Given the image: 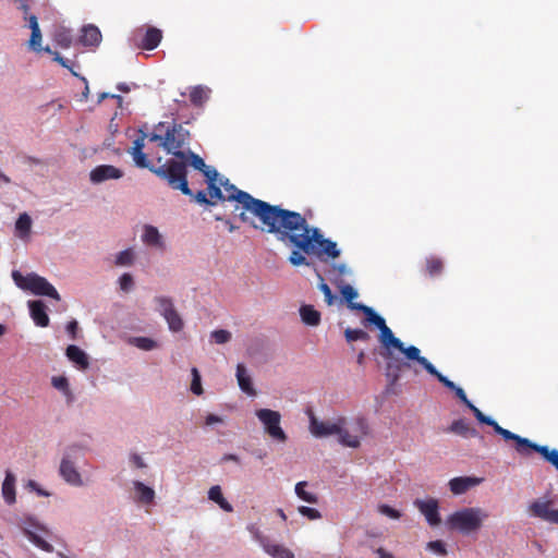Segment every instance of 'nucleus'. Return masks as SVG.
<instances>
[{
	"label": "nucleus",
	"instance_id": "1",
	"mask_svg": "<svg viewBox=\"0 0 558 558\" xmlns=\"http://www.w3.org/2000/svg\"><path fill=\"white\" fill-rule=\"evenodd\" d=\"M219 184L225 190L226 201L236 203L234 210H240L239 218L243 222H250L256 229L275 234L278 241L293 243L305 252L313 250V242H322L318 231L308 230L306 218L300 213L255 198L228 179H219Z\"/></svg>",
	"mask_w": 558,
	"mask_h": 558
},
{
	"label": "nucleus",
	"instance_id": "2",
	"mask_svg": "<svg viewBox=\"0 0 558 558\" xmlns=\"http://www.w3.org/2000/svg\"><path fill=\"white\" fill-rule=\"evenodd\" d=\"M349 308L364 313L366 316V322L375 325L379 329V342L383 347L381 356L388 361L386 367V376L390 385H396L400 379L402 369H404V367H411V364L402 363L401 361L397 360L393 356V350H398L404 355V357H407L408 347H404V343L399 338H397L392 330L387 326L385 319L379 316L372 307L362 303H351Z\"/></svg>",
	"mask_w": 558,
	"mask_h": 558
},
{
	"label": "nucleus",
	"instance_id": "3",
	"mask_svg": "<svg viewBox=\"0 0 558 558\" xmlns=\"http://www.w3.org/2000/svg\"><path fill=\"white\" fill-rule=\"evenodd\" d=\"M145 134L138 136L133 142V146L130 150L135 165L138 168L148 169L158 178L165 180L171 189L181 191L183 194H191L189 183H186L184 180L183 163L177 162L175 159L170 158L163 165L155 167L149 161L147 155L143 151L145 147Z\"/></svg>",
	"mask_w": 558,
	"mask_h": 558
},
{
	"label": "nucleus",
	"instance_id": "4",
	"mask_svg": "<svg viewBox=\"0 0 558 558\" xmlns=\"http://www.w3.org/2000/svg\"><path fill=\"white\" fill-rule=\"evenodd\" d=\"M306 226H307L308 230H314L315 229V230L318 231V233L320 235L322 243H320V241L318 243L313 242V244H312L313 245V250L308 251V252H305L302 248H300L296 245H294L293 243L283 242L286 245L292 246V247L295 248V250H293L291 252V254L289 256V262L293 266H301V265L308 266L310 265V262L307 260V258L305 257L304 254H306V255H315L319 259H326V258L335 259V258H338L340 256V251L338 250L336 242H333V241H331L329 239H325L324 234L322 233V231L318 228H316V227H311L307 221H306Z\"/></svg>",
	"mask_w": 558,
	"mask_h": 558
},
{
	"label": "nucleus",
	"instance_id": "5",
	"mask_svg": "<svg viewBox=\"0 0 558 558\" xmlns=\"http://www.w3.org/2000/svg\"><path fill=\"white\" fill-rule=\"evenodd\" d=\"M149 141L158 142L160 147L174 157L173 159H178L189 149L191 133L181 123H173L163 135L153 133Z\"/></svg>",
	"mask_w": 558,
	"mask_h": 558
},
{
	"label": "nucleus",
	"instance_id": "6",
	"mask_svg": "<svg viewBox=\"0 0 558 558\" xmlns=\"http://www.w3.org/2000/svg\"><path fill=\"white\" fill-rule=\"evenodd\" d=\"M487 518L488 513L482 508H463L448 515L446 519V525L451 531L469 535L478 531Z\"/></svg>",
	"mask_w": 558,
	"mask_h": 558
},
{
	"label": "nucleus",
	"instance_id": "7",
	"mask_svg": "<svg viewBox=\"0 0 558 558\" xmlns=\"http://www.w3.org/2000/svg\"><path fill=\"white\" fill-rule=\"evenodd\" d=\"M496 434L500 435L505 440H513L515 442V450L521 456H529L531 451L538 452L547 462L556 468L558 471V450L549 449L547 446H542L532 442L530 439L521 437L504 427L497 422L492 426Z\"/></svg>",
	"mask_w": 558,
	"mask_h": 558
},
{
	"label": "nucleus",
	"instance_id": "8",
	"mask_svg": "<svg viewBox=\"0 0 558 558\" xmlns=\"http://www.w3.org/2000/svg\"><path fill=\"white\" fill-rule=\"evenodd\" d=\"M12 279L20 289L29 291L34 295L49 296L56 301L61 299L57 289L45 277L35 272L24 276L19 270H13Z\"/></svg>",
	"mask_w": 558,
	"mask_h": 558
},
{
	"label": "nucleus",
	"instance_id": "9",
	"mask_svg": "<svg viewBox=\"0 0 558 558\" xmlns=\"http://www.w3.org/2000/svg\"><path fill=\"white\" fill-rule=\"evenodd\" d=\"M255 414L264 425V429L270 438L278 442L287 441L288 436L280 426L281 415L278 411L270 409H259Z\"/></svg>",
	"mask_w": 558,
	"mask_h": 558
},
{
	"label": "nucleus",
	"instance_id": "10",
	"mask_svg": "<svg viewBox=\"0 0 558 558\" xmlns=\"http://www.w3.org/2000/svg\"><path fill=\"white\" fill-rule=\"evenodd\" d=\"M407 361L403 363H410L413 368V363H417L422 366L429 375L436 377L439 383H441L446 388L454 391L458 387L453 381L449 380L446 376L439 373L436 367L424 356L421 355V351L415 345H409L407 348Z\"/></svg>",
	"mask_w": 558,
	"mask_h": 558
},
{
	"label": "nucleus",
	"instance_id": "11",
	"mask_svg": "<svg viewBox=\"0 0 558 558\" xmlns=\"http://www.w3.org/2000/svg\"><path fill=\"white\" fill-rule=\"evenodd\" d=\"M155 302L157 311L166 319L169 329L173 332L181 331L184 324L180 314L174 308L173 301L168 296H156Z\"/></svg>",
	"mask_w": 558,
	"mask_h": 558
},
{
	"label": "nucleus",
	"instance_id": "12",
	"mask_svg": "<svg viewBox=\"0 0 558 558\" xmlns=\"http://www.w3.org/2000/svg\"><path fill=\"white\" fill-rule=\"evenodd\" d=\"M554 506L551 499L538 498L530 504L529 513L531 517L558 525V509Z\"/></svg>",
	"mask_w": 558,
	"mask_h": 558
},
{
	"label": "nucleus",
	"instance_id": "13",
	"mask_svg": "<svg viewBox=\"0 0 558 558\" xmlns=\"http://www.w3.org/2000/svg\"><path fill=\"white\" fill-rule=\"evenodd\" d=\"M414 506L425 517L427 523L430 526H437L440 522L439 504L435 498H428L426 500L416 499Z\"/></svg>",
	"mask_w": 558,
	"mask_h": 558
},
{
	"label": "nucleus",
	"instance_id": "14",
	"mask_svg": "<svg viewBox=\"0 0 558 558\" xmlns=\"http://www.w3.org/2000/svg\"><path fill=\"white\" fill-rule=\"evenodd\" d=\"M310 430L318 438L336 435L340 432V418L337 422H324L316 418V416L310 412Z\"/></svg>",
	"mask_w": 558,
	"mask_h": 558
},
{
	"label": "nucleus",
	"instance_id": "15",
	"mask_svg": "<svg viewBox=\"0 0 558 558\" xmlns=\"http://www.w3.org/2000/svg\"><path fill=\"white\" fill-rule=\"evenodd\" d=\"M122 177L123 171L112 165L97 166L89 173V179L94 184H99L107 180H118Z\"/></svg>",
	"mask_w": 558,
	"mask_h": 558
},
{
	"label": "nucleus",
	"instance_id": "16",
	"mask_svg": "<svg viewBox=\"0 0 558 558\" xmlns=\"http://www.w3.org/2000/svg\"><path fill=\"white\" fill-rule=\"evenodd\" d=\"M29 314L35 325L38 327H48L49 326V316L47 314V307L45 303L40 300H33L27 302Z\"/></svg>",
	"mask_w": 558,
	"mask_h": 558
},
{
	"label": "nucleus",
	"instance_id": "17",
	"mask_svg": "<svg viewBox=\"0 0 558 558\" xmlns=\"http://www.w3.org/2000/svg\"><path fill=\"white\" fill-rule=\"evenodd\" d=\"M175 160H177V162L183 163V168H184L183 174H184V180L186 183H187V166H191L195 170L201 171V170H203V168L206 165L204 159L199 155L192 151L190 148L183 153L182 157H179Z\"/></svg>",
	"mask_w": 558,
	"mask_h": 558
},
{
	"label": "nucleus",
	"instance_id": "18",
	"mask_svg": "<svg viewBox=\"0 0 558 558\" xmlns=\"http://www.w3.org/2000/svg\"><path fill=\"white\" fill-rule=\"evenodd\" d=\"M263 549L272 558H294V554L280 544H274L266 537H258Z\"/></svg>",
	"mask_w": 558,
	"mask_h": 558
},
{
	"label": "nucleus",
	"instance_id": "19",
	"mask_svg": "<svg viewBox=\"0 0 558 558\" xmlns=\"http://www.w3.org/2000/svg\"><path fill=\"white\" fill-rule=\"evenodd\" d=\"M60 475L63 480L73 486H82V477L73 462L68 459H62L60 464Z\"/></svg>",
	"mask_w": 558,
	"mask_h": 558
},
{
	"label": "nucleus",
	"instance_id": "20",
	"mask_svg": "<svg viewBox=\"0 0 558 558\" xmlns=\"http://www.w3.org/2000/svg\"><path fill=\"white\" fill-rule=\"evenodd\" d=\"M25 20L28 21V27L32 31L31 38L28 40V46L32 50L39 52L45 51V48L41 47V32L38 25L37 16L36 15H29L25 16Z\"/></svg>",
	"mask_w": 558,
	"mask_h": 558
},
{
	"label": "nucleus",
	"instance_id": "21",
	"mask_svg": "<svg viewBox=\"0 0 558 558\" xmlns=\"http://www.w3.org/2000/svg\"><path fill=\"white\" fill-rule=\"evenodd\" d=\"M162 39V33L156 27H148L137 46L145 50H153L158 47Z\"/></svg>",
	"mask_w": 558,
	"mask_h": 558
},
{
	"label": "nucleus",
	"instance_id": "22",
	"mask_svg": "<svg viewBox=\"0 0 558 558\" xmlns=\"http://www.w3.org/2000/svg\"><path fill=\"white\" fill-rule=\"evenodd\" d=\"M142 241L148 245L160 250H165V241L158 229L154 226L146 225L142 234Z\"/></svg>",
	"mask_w": 558,
	"mask_h": 558
},
{
	"label": "nucleus",
	"instance_id": "23",
	"mask_svg": "<svg viewBox=\"0 0 558 558\" xmlns=\"http://www.w3.org/2000/svg\"><path fill=\"white\" fill-rule=\"evenodd\" d=\"M65 355L73 362L77 368L85 371L89 366V361L86 353L77 345L70 344L65 350Z\"/></svg>",
	"mask_w": 558,
	"mask_h": 558
},
{
	"label": "nucleus",
	"instance_id": "24",
	"mask_svg": "<svg viewBox=\"0 0 558 558\" xmlns=\"http://www.w3.org/2000/svg\"><path fill=\"white\" fill-rule=\"evenodd\" d=\"M32 527L37 530V526L34 523H25L23 526V533L35 546L44 551L51 553L53 550L52 545L45 541L40 535H38L36 531L32 530Z\"/></svg>",
	"mask_w": 558,
	"mask_h": 558
},
{
	"label": "nucleus",
	"instance_id": "25",
	"mask_svg": "<svg viewBox=\"0 0 558 558\" xmlns=\"http://www.w3.org/2000/svg\"><path fill=\"white\" fill-rule=\"evenodd\" d=\"M80 41L84 46L96 47L101 41V33L99 28L95 25L84 26L82 29V35L80 37Z\"/></svg>",
	"mask_w": 558,
	"mask_h": 558
},
{
	"label": "nucleus",
	"instance_id": "26",
	"mask_svg": "<svg viewBox=\"0 0 558 558\" xmlns=\"http://www.w3.org/2000/svg\"><path fill=\"white\" fill-rule=\"evenodd\" d=\"M478 483H480L478 478L461 476V477H454V478L450 480L449 487H450V490L454 495H461V494H464L472 486H474Z\"/></svg>",
	"mask_w": 558,
	"mask_h": 558
},
{
	"label": "nucleus",
	"instance_id": "27",
	"mask_svg": "<svg viewBox=\"0 0 558 558\" xmlns=\"http://www.w3.org/2000/svg\"><path fill=\"white\" fill-rule=\"evenodd\" d=\"M236 379L240 389L248 396H255L256 390L253 387L252 378L247 374L246 367L243 364L236 366Z\"/></svg>",
	"mask_w": 558,
	"mask_h": 558
},
{
	"label": "nucleus",
	"instance_id": "28",
	"mask_svg": "<svg viewBox=\"0 0 558 558\" xmlns=\"http://www.w3.org/2000/svg\"><path fill=\"white\" fill-rule=\"evenodd\" d=\"M134 489L136 492V500L138 502L148 505L154 501L155 492L149 486H146L144 483L140 481L133 482Z\"/></svg>",
	"mask_w": 558,
	"mask_h": 558
},
{
	"label": "nucleus",
	"instance_id": "29",
	"mask_svg": "<svg viewBox=\"0 0 558 558\" xmlns=\"http://www.w3.org/2000/svg\"><path fill=\"white\" fill-rule=\"evenodd\" d=\"M345 423L344 417H340V432L336 435L339 436V442L345 447L357 448L361 444L357 435H352L349 430L343 428Z\"/></svg>",
	"mask_w": 558,
	"mask_h": 558
},
{
	"label": "nucleus",
	"instance_id": "30",
	"mask_svg": "<svg viewBox=\"0 0 558 558\" xmlns=\"http://www.w3.org/2000/svg\"><path fill=\"white\" fill-rule=\"evenodd\" d=\"M448 432L461 435L463 437H476L478 435L477 430L471 427L462 418L453 421L449 426Z\"/></svg>",
	"mask_w": 558,
	"mask_h": 558
},
{
	"label": "nucleus",
	"instance_id": "31",
	"mask_svg": "<svg viewBox=\"0 0 558 558\" xmlns=\"http://www.w3.org/2000/svg\"><path fill=\"white\" fill-rule=\"evenodd\" d=\"M208 498L216 502L226 512H232L233 507L226 500L222 495L221 487L219 485L211 486L208 490Z\"/></svg>",
	"mask_w": 558,
	"mask_h": 558
},
{
	"label": "nucleus",
	"instance_id": "32",
	"mask_svg": "<svg viewBox=\"0 0 558 558\" xmlns=\"http://www.w3.org/2000/svg\"><path fill=\"white\" fill-rule=\"evenodd\" d=\"M2 495L7 504L12 505L15 502V477L10 472L7 473L3 481Z\"/></svg>",
	"mask_w": 558,
	"mask_h": 558
},
{
	"label": "nucleus",
	"instance_id": "33",
	"mask_svg": "<svg viewBox=\"0 0 558 558\" xmlns=\"http://www.w3.org/2000/svg\"><path fill=\"white\" fill-rule=\"evenodd\" d=\"M302 322L308 326H317L320 322V313L312 305H303L300 308Z\"/></svg>",
	"mask_w": 558,
	"mask_h": 558
},
{
	"label": "nucleus",
	"instance_id": "34",
	"mask_svg": "<svg viewBox=\"0 0 558 558\" xmlns=\"http://www.w3.org/2000/svg\"><path fill=\"white\" fill-rule=\"evenodd\" d=\"M210 89L201 85L194 86L190 90V100L194 106H203L209 98Z\"/></svg>",
	"mask_w": 558,
	"mask_h": 558
},
{
	"label": "nucleus",
	"instance_id": "35",
	"mask_svg": "<svg viewBox=\"0 0 558 558\" xmlns=\"http://www.w3.org/2000/svg\"><path fill=\"white\" fill-rule=\"evenodd\" d=\"M307 486V482L302 481L296 483L295 485V494L296 496L302 499L303 501H306L308 504H317L318 497L314 493H310L305 490V487Z\"/></svg>",
	"mask_w": 558,
	"mask_h": 558
},
{
	"label": "nucleus",
	"instance_id": "36",
	"mask_svg": "<svg viewBox=\"0 0 558 558\" xmlns=\"http://www.w3.org/2000/svg\"><path fill=\"white\" fill-rule=\"evenodd\" d=\"M51 385L60 390L66 398L68 400H72L73 398V395H72V391L70 389V385H69V380L66 377L64 376H53L51 378Z\"/></svg>",
	"mask_w": 558,
	"mask_h": 558
},
{
	"label": "nucleus",
	"instance_id": "37",
	"mask_svg": "<svg viewBox=\"0 0 558 558\" xmlns=\"http://www.w3.org/2000/svg\"><path fill=\"white\" fill-rule=\"evenodd\" d=\"M32 227V219L31 217L24 213L21 214L20 217L16 220L15 228L19 232L20 236L28 235Z\"/></svg>",
	"mask_w": 558,
	"mask_h": 558
},
{
	"label": "nucleus",
	"instance_id": "38",
	"mask_svg": "<svg viewBox=\"0 0 558 558\" xmlns=\"http://www.w3.org/2000/svg\"><path fill=\"white\" fill-rule=\"evenodd\" d=\"M207 194L209 195V199L214 202H225V194L221 191V186L219 184V181L209 182L207 183Z\"/></svg>",
	"mask_w": 558,
	"mask_h": 558
},
{
	"label": "nucleus",
	"instance_id": "39",
	"mask_svg": "<svg viewBox=\"0 0 558 558\" xmlns=\"http://www.w3.org/2000/svg\"><path fill=\"white\" fill-rule=\"evenodd\" d=\"M344 337H345V340L348 342H353V341H367L369 340V335L363 330V329H352V328H347L344 330Z\"/></svg>",
	"mask_w": 558,
	"mask_h": 558
},
{
	"label": "nucleus",
	"instance_id": "40",
	"mask_svg": "<svg viewBox=\"0 0 558 558\" xmlns=\"http://www.w3.org/2000/svg\"><path fill=\"white\" fill-rule=\"evenodd\" d=\"M444 268L442 260L438 257H429L426 259V271L429 276L435 277L441 274Z\"/></svg>",
	"mask_w": 558,
	"mask_h": 558
},
{
	"label": "nucleus",
	"instance_id": "41",
	"mask_svg": "<svg viewBox=\"0 0 558 558\" xmlns=\"http://www.w3.org/2000/svg\"><path fill=\"white\" fill-rule=\"evenodd\" d=\"M54 41L61 48H69L72 45V35L68 29H59L54 34Z\"/></svg>",
	"mask_w": 558,
	"mask_h": 558
},
{
	"label": "nucleus",
	"instance_id": "42",
	"mask_svg": "<svg viewBox=\"0 0 558 558\" xmlns=\"http://www.w3.org/2000/svg\"><path fill=\"white\" fill-rule=\"evenodd\" d=\"M134 262V253L132 248L120 252L116 257V264L119 266H131Z\"/></svg>",
	"mask_w": 558,
	"mask_h": 558
},
{
	"label": "nucleus",
	"instance_id": "43",
	"mask_svg": "<svg viewBox=\"0 0 558 558\" xmlns=\"http://www.w3.org/2000/svg\"><path fill=\"white\" fill-rule=\"evenodd\" d=\"M317 277H318L319 281H320L318 288L323 292V294L325 296L326 303L328 305H332L333 302H335L336 296L333 295L331 289L325 282L324 278L322 277V275L319 272H317Z\"/></svg>",
	"mask_w": 558,
	"mask_h": 558
},
{
	"label": "nucleus",
	"instance_id": "44",
	"mask_svg": "<svg viewBox=\"0 0 558 558\" xmlns=\"http://www.w3.org/2000/svg\"><path fill=\"white\" fill-rule=\"evenodd\" d=\"M133 343L142 350L149 351L157 347V343L155 340L148 338V337H137L134 338Z\"/></svg>",
	"mask_w": 558,
	"mask_h": 558
},
{
	"label": "nucleus",
	"instance_id": "45",
	"mask_svg": "<svg viewBox=\"0 0 558 558\" xmlns=\"http://www.w3.org/2000/svg\"><path fill=\"white\" fill-rule=\"evenodd\" d=\"M191 391L194 395L201 396L203 393V387L201 383V375L196 367L192 368V383H191Z\"/></svg>",
	"mask_w": 558,
	"mask_h": 558
},
{
	"label": "nucleus",
	"instance_id": "46",
	"mask_svg": "<svg viewBox=\"0 0 558 558\" xmlns=\"http://www.w3.org/2000/svg\"><path fill=\"white\" fill-rule=\"evenodd\" d=\"M469 409L473 412L474 416L480 423L486 424L488 426L496 425V421L489 416H486L478 408H476L473 403L469 405Z\"/></svg>",
	"mask_w": 558,
	"mask_h": 558
},
{
	"label": "nucleus",
	"instance_id": "47",
	"mask_svg": "<svg viewBox=\"0 0 558 558\" xmlns=\"http://www.w3.org/2000/svg\"><path fill=\"white\" fill-rule=\"evenodd\" d=\"M339 288L342 298L348 302V306L354 303L353 300L357 298L356 290L350 284H342Z\"/></svg>",
	"mask_w": 558,
	"mask_h": 558
},
{
	"label": "nucleus",
	"instance_id": "48",
	"mask_svg": "<svg viewBox=\"0 0 558 558\" xmlns=\"http://www.w3.org/2000/svg\"><path fill=\"white\" fill-rule=\"evenodd\" d=\"M298 511L300 514L307 518L308 520H318L322 518V513L315 508L300 506L298 508Z\"/></svg>",
	"mask_w": 558,
	"mask_h": 558
},
{
	"label": "nucleus",
	"instance_id": "49",
	"mask_svg": "<svg viewBox=\"0 0 558 558\" xmlns=\"http://www.w3.org/2000/svg\"><path fill=\"white\" fill-rule=\"evenodd\" d=\"M211 338L216 343L222 344L231 339V332L226 329L214 330L211 332Z\"/></svg>",
	"mask_w": 558,
	"mask_h": 558
},
{
	"label": "nucleus",
	"instance_id": "50",
	"mask_svg": "<svg viewBox=\"0 0 558 558\" xmlns=\"http://www.w3.org/2000/svg\"><path fill=\"white\" fill-rule=\"evenodd\" d=\"M187 196H191L196 203L202 205H216V202L209 199L207 197V193L204 191H198L197 193H193L191 191V194H186Z\"/></svg>",
	"mask_w": 558,
	"mask_h": 558
},
{
	"label": "nucleus",
	"instance_id": "51",
	"mask_svg": "<svg viewBox=\"0 0 558 558\" xmlns=\"http://www.w3.org/2000/svg\"><path fill=\"white\" fill-rule=\"evenodd\" d=\"M427 548L430 549L432 551L440 555V556H446L447 555L446 545L441 541H432V542H429L427 544Z\"/></svg>",
	"mask_w": 558,
	"mask_h": 558
},
{
	"label": "nucleus",
	"instance_id": "52",
	"mask_svg": "<svg viewBox=\"0 0 558 558\" xmlns=\"http://www.w3.org/2000/svg\"><path fill=\"white\" fill-rule=\"evenodd\" d=\"M201 172L206 178L207 183L219 181L218 180L219 174H218L217 170L210 166L205 165V167L203 168V170H201Z\"/></svg>",
	"mask_w": 558,
	"mask_h": 558
},
{
	"label": "nucleus",
	"instance_id": "53",
	"mask_svg": "<svg viewBox=\"0 0 558 558\" xmlns=\"http://www.w3.org/2000/svg\"><path fill=\"white\" fill-rule=\"evenodd\" d=\"M121 290L128 292L134 286L133 277L130 274H123L119 279Z\"/></svg>",
	"mask_w": 558,
	"mask_h": 558
},
{
	"label": "nucleus",
	"instance_id": "54",
	"mask_svg": "<svg viewBox=\"0 0 558 558\" xmlns=\"http://www.w3.org/2000/svg\"><path fill=\"white\" fill-rule=\"evenodd\" d=\"M378 510L381 514H385L391 519H399L401 517V513L398 510L391 508L388 505H380Z\"/></svg>",
	"mask_w": 558,
	"mask_h": 558
},
{
	"label": "nucleus",
	"instance_id": "55",
	"mask_svg": "<svg viewBox=\"0 0 558 558\" xmlns=\"http://www.w3.org/2000/svg\"><path fill=\"white\" fill-rule=\"evenodd\" d=\"M45 51L48 52V53H51L53 54V60L57 61L59 64H61L63 68H66L69 69L73 75H77L73 70L72 68L69 65V61L66 59H64L63 57H61L58 52H52L51 49L49 47H46L45 48Z\"/></svg>",
	"mask_w": 558,
	"mask_h": 558
},
{
	"label": "nucleus",
	"instance_id": "56",
	"mask_svg": "<svg viewBox=\"0 0 558 558\" xmlns=\"http://www.w3.org/2000/svg\"><path fill=\"white\" fill-rule=\"evenodd\" d=\"M330 271L337 274L339 277H342L349 272V269L345 264H332Z\"/></svg>",
	"mask_w": 558,
	"mask_h": 558
},
{
	"label": "nucleus",
	"instance_id": "57",
	"mask_svg": "<svg viewBox=\"0 0 558 558\" xmlns=\"http://www.w3.org/2000/svg\"><path fill=\"white\" fill-rule=\"evenodd\" d=\"M453 392L456 397L469 408L472 402L468 399L464 390L461 387H457Z\"/></svg>",
	"mask_w": 558,
	"mask_h": 558
},
{
	"label": "nucleus",
	"instance_id": "58",
	"mask_svg": "<svg viewBox=\"0 0 558 558\" xmlns=\"http://www.w3.org/2000/svg\"><path fill=\"white\" fill-rule=\"evenodd\" d=\"M68 333L70 335V337L72 339H75L76 338V332H77V329H78V325H77V322L76 320H71L68 323L66 327H65Z\"/></svg>",
	"mask_w": 558,
	"mask_h": 558
},
{
	"label": "nucleus",
	"instance_id": "59",
	"mask_svg": "<svg viewBox=\"0 0 558 558\" xmlns=\"http://www.w3.org/2000/svg\"><path fill=\"white\" fill-rule=\"evenodd\" d=\"M131 461L133 462V464L140 469H143L146 466L144 460L142 459V457L137 453H134L131 456Z\"/></svg>",
	"mask_w": 558,
	"mask_h": 558
},
{
	"label": "nucleus",
	"instance_id": "60",
	"mask_svg": "<svg viewBox=\"0 0 558 558\" xmlns=\"http://www.w3.org/2000/svg\"><path fill=\"white\" fill-rule=\"evenodd\" d=\"M222 422V418L216 414H208L206 416V425H213L215 423H221Z\"/></svg>",
	"mask_w": 558,
	"mask_h": 558
},
{
	"label": "nucleus",
	"instance_id": "61",
	"mask_svg": "<svg viewBox=\"0 0 558 558\" xmlns=\"http://www.w3.org/2000/svg\"><path fill=\"white\" fill-rule=\"evenodd\" d=\"M376 554L378 555L379 558H393L392 554L386 551L381 547L376 549Z\"/></svg>",
	"mask_w": 558,
	"mask_h": 558
},
{
	"label": "nucleus",
	"instance_id": "62",
	"mask_svg": "<svg viewBox=\"0 0 558 558\" xmlns=\"http://www.w3.org/2000/svg\"><path fill=\"white\" fill-rule=\"evenodd\" d=\"M222 461H233L235 463H239L240 459L236 454L228 453L222 457Z\"/></svg>",
	"mask_w": 558,
	"mask_h": 558
},
{
	"label": "nucleus",
	"instance_id": "63",
	"mask_svg": "<svg viewBox=\"0 0 558 558\" xmlns=\"http://www.w3.org/2000/svg\"><path fill=\"white\" fill-rule=\"evenodd\" d=\"M109 97L110 98H116L117 100L122 101V97L120 95H110L108 93H102L99 96V102L102 101L106 98H109Z\"/></svg>",
	"mask_w": 558,
	"mask_h": 558
},
{
	"label": "nucleus",
	"instance_id": "64",
	"mask_svg": "<svg viewBox=\"0 0 558 558\" xmlns=\"http://www.w3.org/2000/svg\"><path fill=\"white\" fill-rule=\"evenodd\" d=\"M28 486L35 489L39 495L47 496L48 494L44 492L43 489L37 487V483L35 481H29Z\"/></svg>",
	"mask_w": 558,
	"mask_h": 558
}]
</instances>
